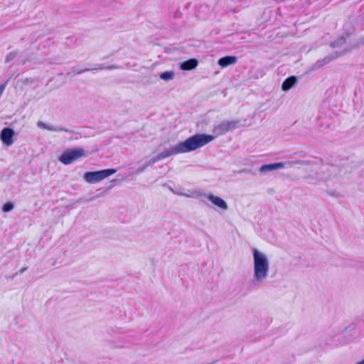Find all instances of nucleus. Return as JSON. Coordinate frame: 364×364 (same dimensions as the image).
Wrapping results in <instances>:
<instances>
[{"instance_id":"8","label":"nucleus","mask_w":364,"mask_h":364,"mask_svg":"<svg viewBox=\"0 0 364 364\" xmlns=\"http://www.w3.org/2000/svg\"><path fill=\"white\" fill-rule=\"evenodd\" d=\"M14 134L13 129L9 127L4 128L0 134V139L6 146H11L13 144L12 137Z\"/></svg>"},{"instance_id":"7","label":"nucleus","mask_w":364,"mask_h":364,"mask_svg":"<svg viewBox=\"0 0 364 364\" xmlns=\"http://www.w3.org/2000/svg\"><path fill=\"white\" fill-rule=\"evenodd\" d=\"M202 197L207 198L210 200L213 205L218 206L220 209L223 210H226L228 208V205L227 203L221 198L214 196L212 193H205Z\"/></svg>"},{"instance_id":"9","label":"nucleus","mask_w":364,"mask_h":364,"mask_svg":"<svg viewBox=\"0 0 364 364\" xmlns=\"http://www.w3.org/2000/svg\"><path fill=\"white\" fill-rule=\"evenodd\" d=\"M117 66H116L114 65L105 67L102 64H98L94 68H86L84 70H78V69H77V68L74 67V68H73V70L75 74H81L86 71L97 70H102V69L113 70V69H117Z\"/></svg>"},{"instance_id":"10","label":"nucleus","mask_w":364,"mask_h":364,"mask_svg":"<svg viewBox=\"0 0 364 364\" xmlns=\"http://www.w3.org/2000/svg\"><path fill=\"white\" fill-rule=\"evenodd\" d=\"M237 62V57L234 55H228L220 58L218 62V65L222 68L234 65Z\"/></svg>"},{"instance_id":"2","label":"nucleus","mask_w":364,"mask_h":364,"mask_svg":"<svg viewBox=\"0 0 364 364\" xmlns=\"http://www.w3.org/2000/svg\"><path fill=\"white\" fill-rule=\"evenodd\" d=\"M253 280L252 283H262L268 277L269 263L266 255L256 248H252Z\"/></svg>"},{"instance_id":"16","label":"nucleus","mask_w":364,"mask_h":364,"mask_svg":"<svg viewBox=\"0 0 364 364\" xmlns=\"http://www.w3.org/2000/svg\"><path fill=\"white\" fill-rule=\"evenodd\" d=\"M18 51L15 50L13 52H11L8 53L5 58V63H9V62L12 61L17 55Z\"/></svg>"},{"instance_id":"20","label":"nucleus","mask_w":364,"mask_h":364,"mask_svg":"<svg viewBox=\"0 0 364 364\" xmlns=\"http://www.w3.org/2000/svg\"><path fill=\"white\" fill-rule=\"evenodd\" d=\"M27 269H28V267H25L22 268V269L19 271V274H23L25 271H26V270H27Z\"/></svg>"},{"instance_id":"12","label":"nucleus","mask_w":364,"mask_h":364,"mask_svg":"<svg viewBox=\"0 0 364 364\" xmlns=\"http://www.w3.org/2000/svg\"><path fill=\"white\" fill-rule=\"evenodd\" d=\"M37 126L39 128L47 129L48 131H52V132H69V130H68L67 129L62 128V127H55L52 125H48L41 121L38 122Z\"/></svg>"},{"instance_id":"21","label":"nucleus","mask_w":364,"mask_h":364,"mask_svg":"<svg viewBox=\"0 0 364 364\" xmlns=\"http://www.w3.org/2000/svg\"><path fill=\"white\" fill-rule=\"evenodd\" d=\"M356 364H364V359L362 360L361 361L357 363Z\"/></svg>"},{"instance_id":"4","label":"nucleus","mask_w":364,"mask_h":364,"mask_svg":"<svg viewBox=\"0 0 364 364\" xmlns=\"http://www.w3.org/2000/svg\"><path fill=\"white\" fill-rule=\"evenodd\" d=\"M114 168H107L97 171H87L84 174V179L90 183H95L102 181L112 174L116 173Z\"/></svg>"},{"instance_id":"14","label":"nucleus","mask_w":364,"mask_h":364,"mask_svg":"<svg viewBox=\"0 0 364 364\" xmlns=\"http://www.w3.org/2000/svg\"><path fill=\"white\" fill-rule=\"evenodd\" d=\"M297 79L295 76H290L287 77L282 85V89L284 91L290 90L296 82Z\"/></svg>"},{"instance_id":"11","label":"nucleus","mask_w":364,"mask_h":364,"mask_svg":"<svg viewBox=\"0 0 364 364\" xmlns=\"http://www.w3.org/2000/svg\"><path fill=\"white\" fill-rule=\"evenodd\" d=\"M198 64V62L196 59L191 58V59H189L188 60L183 62L181 64L180 68L183 70H191L196 68L197 67Z\"/></svg>"},{"instance_id":"1","label":"nucleus","mask_w":364,"mask_h":364,"mask_svg":"<svg viewBox=\"0 0 364 364\" xmlns=\"http://www.w3.org/2000/svg\"><path fill=\"white\" fill-rule=\"evenodd\" d=\"M214 139V136L205 134H196L186 139L184 141L164 150L149 161V164H154L159 161L163 160L172 155H177L183 153H188L195 151Z\"/></svg>"},{"instance_id":"23","label":"nucleus","mask_w":364,"mask_h":364,"mask_svg":"<svg viewBox=\"0 0 364 364\" xmlns=\"http://www.w3.org/2000/svg\"><path fill=\"white\" fill-rule=\"evenodd\" d=\"M363 323H364V319H363Z\"/></svg>"},{"instance_id":"5","label":"nucleus","mask_w":364,"mask_h":364,"mask_svg":"<svg viewBox=\"0 0 364 364\" xmlns=\"http://www.w3.org/2000/svg\"><path fill=\"white\" fill-rule=\"evenodd\" d=\"M85 156V150L82 148L71 149L64 151L59 158V161L65 165H68Z\"/></svg>"},{"instance_id":"15","label":"nucleus","mask_w":364,"mask_h":364,"mask_svg":"<svg viewBox=\"0 0 364 364\" xmlns=\"http://www.w3.org/2000/svg\"><path fill=\"white\" fill-rule=\"evenodd\" d=\"M174 77V73L173 71H166L160 74V78L164 80H171Z\"/></svg>"},{"instance_id":"18","label":"nucleus","mask_w":364,"mask_h":364,"mask_svg":"<svg viewBox=\"0 0 364 364\" xmlns=\"http://www.w3.org/2000/svg\"><path fill=\"white\" fill-rule=\"evenodd\" d=\"M151 166V164H149V161L147 163H146L145 164H144L143 166H141V167H139L136 171H135V174H139L140 173H142L143 171H145V169L148 167Z\"/></svg>"},{"instance_id":"19","label":"nucleus","mask_w":364,"mask_h":364,"mask_svg":"<svg viewBox=\"0 0 364 364\" xmlns=\"http://www.w3.org/2000/svg\"><path fill=\"white\" fill-rule=\"evenodd\" d=\"M343 42H344V39L343 38H341L338 39V41L332 42L331 45L333 48H336V47H338L340 45H341Z\"/></svg>"},{"instance_id":"6","label":"nucleus","mask_w":364,"mask_h":364,"mask_svg":"<svg viewBox=\"0 0 364 364\" xmlns=\"http://www.w3.org/2000/svg\"><path fill=\"white\" fill-rule=\"evenodd\" d=\"M242 126L240 120L224 121L214 128V132L217 135H223L225 133L237 129Z\"/></svg>"},{"instance_id":"13","label":"nucleus","mask_w":364,"mask_h":364,"mask_svg":"<svg viewBox=\"0 0 364 364\" xmlns=\"http://www.w3.org/2000/svg\"><path fill=\"white\" fill-rule=\"evenodd\" d=\"M337 57H338L337 55H329V56H326V57L323 58V59L318 60L314 65V69L320 68L323 67V65L329 63L332 60L336 58Z\"/></svg>"},{"instance_id":"22","label":"nucleus","mask_w":364,"mask_h":364,"mask_svg":"<svg viewBox=\"0 0 364 364\" xmlns=\"http://www.w3.org/2000/svg\"><path fill=\"white\" fill-rule=\"evenodd\" d=\"M329 168H330L331 169H332V170H333V169H335V168H336V167H335V166H331Z\"/></svg>"},{"instance_id":"17","label":"nucleus","mask_w":364,"mask_h":364,"mask_svg":"<svg viewBox=\"0 0 364 364\" xmlns=\"http://www.w3.org/2000/svg\"><path fill=\"white\" fill-rule=\"evenodd\" d=\"M14 205L12 202H7L3 205L2 210L5 213H8L14 209Z\"/></svg>"},{"instance_id":"3","label":"nucleus","mask_w":364,"mask_h":364,"mask_svg":"<svg viewBox=\"0 0 364 364\" xmlns=\"http://www.w3.org/2000/svg\"><path fill=\"white\" fill-rule=\"evenodd\" d=\"M311 163L309 161L296 160L287 161L285 162H277L269 164H264L260 166L259 171L262 173L272 171L274 170L283 168L284 167L291 168L294 165H310Z\"/></svg>"}]
</instances>
